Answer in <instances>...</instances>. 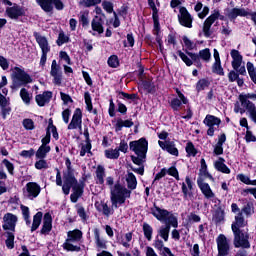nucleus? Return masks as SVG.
Wrapping results in <instances>:
<instances>
[{
    "mask_svg": "<svg viewBox=\"0 0 256 256\" xmlns=\"http://www.w3.org/2000/svg\"><path fill=\"white\" fill-rule=\"evenodd\" d=\"M131 198V190L117 182L110 187V201L114 209H119V205H123L127 199Z\"/></svg>",
    "mask_w": 256,
    "mask_h": 256,
    "instance_id": "nucleus-1",
    "label": "nucleus"
},
{
    "mask_svg": "<svg viewBox=\"0 0 256 256\" xmlns=\"http://www.w3.org/2000/svg\"><path fill=\"white\" fill-rule=\"evenodd\" d=\"M130 151H133L137 156H131L132 162L135 165H143L147 157V149L149 142L145 138H140L136 141H131L129 144Z\"/></svg>",
    "mask_w": 256,
    "mask_h": 256,
    "instance_id": "nucleus-2",
    "label": "nucleus"
},
{
    "mask_svg": "<svg viewBox=\"0 0 256 256\" xmlns=\"http://www.w3.org/2000/svg\"><path fill=\"white\" fill-rule=\"evenodd\" d=\"M238 99L240 102L234 104V113H240V115H243L246 111L251 114L255 113L256 106L249 100L256 101L255 93L240 94Z\"/></svg>",
    "mask_w": 256,
    "mask_h": 256,
    "instance_id": "nucleus-3",
    "label": "nucleus"
},
{
    "mask_svg": "<svg viewBox=\"0 0 256 256\" xmlns=\"http://www.w3.org/2000/svg\"><path fill=\"white\" fill-rule=\"evenodd\" d=\"M56 185L58 187H62V191L64 195H69V193H71V187H75V185H79L77 178H75V171L63 172V177H62L61 171L58 168H56Z\"/></svg>",
    "mask_w": 256,
    "mask_h": 256,
    "instance_id": "nucleus-4",
    "label": "nucleus"
},
{
    "mask_svg": "<svg viewBox=\"0 0 256 256\" xmlns=\"http://www.w3.org/2000/svg\"><path fill=\"white\" fill-rule=\"evenodd\" d=\"M152 215L161 223H169L172 227H174V229H177L179 227V221L176 215L167 209H163L159 206L154 205V207L152 208Z\"/></svg>",
    "mask_w": 256,
    "mask_h": 256,
    "instance_id": "nucleus-5",
    "label": "nucleus"
},
{
    "mask_svg": "<svg viewBox=\"0 0 256 256\" xmlns=\"http://www.w3.org/2000/svg\"><path fill=\"white\" fill-rule=\"evenodd\" d=\"M83 239V232L79 229H75L67 232V239L63 243L62 247L65 251H72L79 253L81 251V246L75 245L73 243H79Z\"/></svg>",
    "mask_w": 256,
    "mask_h": 256,
    "instance_id": "nucleus-6",
    "label": "nucleus"
},
{
    "mask_svg": "<svg viewBox=\"0 0 256 256\" xmlns=\"http://www.w3.org/2000/svg\"><path fill=\"white\" fill-rule=\"evenodd\" d=\"M232 233L234 235L233 246L235 249H251L249 233L243 232L241 229H237L235 226H233Z\"/></svg>",
    "mask_w": 256,
    "mask_h": 256,
    "instance_id": "nucleus-7",
    "label": "nucleus"
},
{
    "mask_svg": "<svg viewBox=\"0 0 256 256\" xmlns=\"http://www.w3.org/2000/svg\"><path fill=\"white\" fill-rule=\"evenodd\" d=\"M3 5H8L5 11V15L9 17V19L17 20L19 17H23L25 15V8L19 6L18 4H13L10 0H1Z\"/></svg>",
    "mask_w": 256,
    "mask_h": 256,
    "instance_id": "nucleus-8",
    "label": "nucleus"
},
{
    "mask_svg": "<svg viewBox=\"0 0 256 256\" xmlns=\"http://www.w3.org/2000/svg\"><path fill=\"white\" fill-rule=\"evenodd\" d=\"M232 58V68L237 71L239 75H247V69H245V64L243 63V55L239 50L232 49L230 52Z\"/></svg>",
    "mask_w": 256,
    "mask_h": 256,
    "instance_id": "nucleus-9",
    "label": "nucleus"
},
{
    "mask_svg": "<svg viewBox=\"0 0 256 256\" xmlns=\"http://www.w3.org/2000/svg\"><path fill=\"white\" fill-rule=\"evenodd\" d=\"M217 256H229L231 253V241L225 234H219L216 238Z\"/></svg>",
    "mask_w": 256,
    "mask_h": 256,
    "instance_id": "nucleus-10",
    "label": "nucleus"
},
{
    "mask_svg": "<svg viewBox=\"0 0 256 256\" xmlns=\"http://www.w3.org/2000/svg\"><path fill=\"white\" fill-rule=\"evenodd\" d=\"M36 3L41 7L45 13H51L53 11V5L57 11H63L65 5L61 0H36Z\"/></svg>",
    "mask_w": 256,
    "mask_h": 256,
    "instance_id": "nucleus-11",
    "label": "nucleus"
},
{
    "mask_svg": "<svg viewBox=\"0 0 256 256\" xmlns=\"http://www.w3.org/2000/svg\"><path fill=\"white\" fill-rule=\"evenodd\" d=\"M197 185H198L202 195H204L205 199H208L209 201H212L213 203H221V201L219 199H217V197L215 196V192H213L209 183L204 182L203 179H201V178H198Z\"/></svg>",
    "mask_w": 256,
    "mask_h": 256,
    "instance_id": "nucleus-12",
    "label": "nucleus"
},
{
    "mask_svg": "<svg viewBox=\"0 0 256 256\" xmlns=\"http://www.w3.org/2000/svg\"><path fill=\"white\" fill-rule=\"evenodd\" d=\"M41 193V186L37 182H28L23 189V195L26 199L33 201L37 199Z\"/></svg>",
    "mask_w": 256,
    "mask_h": 256,
    "instance_id": "nucleus-13",
    "label": "nucleus"
},
{
    "mask_svg": "<svg viewBox=\"0 0 256 256\" xmlns=\"http://www.w3.org/2000/svg\"><path fill=\"white\" fill-rule=\"evenodd\" d=\"M12 79L14 83H20L21 85H27V83H31L33 81L31 76L19 67H15L13 69Z\"/></svg>",
    "mask_w": 256,
    "mask_h": 256,
    "instance_id": "nucleus-14",
    "label": "nucleus"
},
{
    "mask_svg": "<svg viewBox=\"0 0 256 256\" xmlns=\"http://www.w3.org/2000/svg\"><path fill=\"white\" fill-rule=\"evenodd\" d=\"M203 123L206 125V127H209L207 130V135H209V137H213L215 135V127H219L221 125V119L208 114L203 120Z\"/></svg>",
    "mask_w": 256,
    "mask_h": 256,
    "instance_id": "nucleus-15",
    "label": "nucleus"
},
{
    "mask_svg": "<svg viewBox=\"0 0 256 256\" xmlns=\"http://www.w3.org/2000/svg\"><path fill=\"white\" fill-rule=\"evenodd\" d=\"M68 129L69 130L79 129V131H82V129H83V113L81 112V109L77 108L74 111L72 119L68 125Z\"/></svg>",
    "mask_w": 256,
    "mask_h": 256,
    "instance_id": "nucleus-16",
    "label": "nucleus"
},
{
    "mask_svg": "<svg viewBox=\"0 0 256 256\" xmlns=\"http://www.w3.org/2000/svg\"><path fill=\"white\" fill-rule=\"evenodd\" d=\"M4 224L2 225V228L4 231H12V233H15V227L17 226V216L12 213H6L3 217Z\"/></svg>",
    "mask_w": 256,
    "mask_h": 256,
    "instance_id": "nucleus-17",
    "label": "nucleus"
},
{
    "mask_svg": "<svg viewBox=\"0 0 256 256\" xmlns=\"http://www.w3.org/2000/svg\"><path fill=\"white\" fill-rule=\"evenodd\" d=\"M219 11H214L204 22L203 33L205 37H211V25L215 23L216 19H219Z\"/></svg>",
    "mask_w": 256,
    "mask_h": 256,
    "instance_id": "nucleus-18",
    "label": "nucleus"
},
{
    "mask_svg": "<svg viewBox=\"0 0 256 256\" xmlns=\"http://www.w3.org/2000/svg\"><path fill=\"white\" fill-rule=\"evenodd\" d=\"M104 23L103 18L95 16L91 21L92 35H96V33L103 35V33H105V28L103 27Z\"/></svg>",
    "mask_w": 256,
    "mask_h": 256,
    "instance_id": "nucleus-19",
    "label": "nucleus"
},
{
    "mask_svg": "<svg viewBox=\"0 0 256 256\" xmlns=\"http://www.w3.org/2000/svg\"><path fill=\"white\" fill-rule=\"evenodd\" d=\"M83 189H85V179L80 180L79 184L72 186L73 193L70 195L72 203L79 201V198L83 195Z\"/></svg>",
    "mask_w": 256,
    "mask_h": 256,
    "instance_id": "nucleus-20",
    "label": "nucleus"
},
{
    "mask_svg": "<svg viewBox=\"0 0 256 256\" xmlns=\"http://www.w3.org/2000/svg\"><path fill=\"white\" fill-rule=\"evenodd\" d=\"M159 147L163 149V151H167L170 155H174V157H179V150L175 147V142L173 141H158Z\"/></svg>",
    "mask_w": 256,
    "mask_h": 256,
    "instance_id": "nucleus-21",
    "label": "nucleus"
},
{
    "mask_svg": "<svg viewBox=\"0 0 256 256\" xmlns=\"http://www.w3.org/2000/svg\"><path fill=\"white\" fill-rule=\"evenodd\" d=\"M180 24L183 25V27H188V29H191L193 27V18L191 17V14L187 11V8H181L180 9V16H179Z\"/></svg>",
    "mask_w": 256,
    "mask_h": 256,
    "instance_id": "nucleus-22",
    "label": "nucleus"
},
{
    "mask_svg": "<svg viewBox=\"0 0 256 256\" xmlns=\"http://www.w3.org/2000/svg\"><path fill=\"white\" fill-rule=\"evenodd\" d=\"M176 93L178 97L171 100V107L174 111H179V107H181V104L183 103V105H187V103H189V100L187 99V97H185L183 93H181V91H179V89H176Z\"/></svg>",
    "mask_w": 256,
    "mask_h": 256,
    "instance_id": "nucleus-23",
    "label": "nucleus"
},
{
    "mask_svg": "<svg viewBox=\"0 0 256 256\" xmlns=\"http://www.w3.org/2000/svg\"><path fill=\"white\" fill-rule=\"evenodd\" d=\"M53 229V217L51 213H46L43 218V225L40 230L41 235H49Z\"/></svg>",
    "mask_w": 256,
    "mask_h": 256,
    "instance_id": "nucleus-24",
    "label": "nucleus"
},
{
    "mask_svg": "<svg viewBox=\"0 0 256 256\" xmlns=\"http://www.w3.org/2000/svg\"><path fill=\"white\" fill-rule=\"evenodd\" d=\"M93 233H94L95 245L98 251L107 249V241L101 238V232L99 231V228H94Z\"/></svg>",
    "mask_w": 256,
    "mask_h": 256,
    "instance_id": "nucleus-25",
    "label": "nucleus"
},
{
    "mask_svg": "<svg viewBox=\"0 0 256 256\" xmlns=\"http://www.w3.org/2000/svg\"><path fill=\"white\" fill-rule=\"evenodd\" d=\"M51 97H53V93L46 91L43 94L36 95L35 101L39 107H45V104L51 101Z\"/></svg>",
    "mask_w": 256,
    "mask_h": 256,
    "instance_id": "nucleus-26",
    "label": "nucleus"
},
{
    "mask_svg": "<svg viewBox=\"0 0 256 256\" xmlns=\"http://www.w3.org/2000/svg\"><path fill=\"white\" fill-rule=\"evenodd\" d=\"M193 190V182L189 176H186L185 182L182 183V193L184 195V199H189L191 197L190 191Z\"/></svg>",
    "mask_w": 256,
    "mask_h": 256,
    "instance_id": "nucleus-27",
    "label": "nucleus"
},
{
    "mask_svg": "<svg viewBox=\"0 0 256 256\" xmlns=\"http://www.w3.org/2000/svg\"><path fill=\"white\" fill-rule=\"evenodd\" d=\"M125 180L129 191H135V189H137V177H135L133 172H128L125 176Z\"/></svg>",
    "mask_w": 256,
    "mask_h": 256,
    "instance_id": "nucleus-28",
    "label": "nucleus"
},
{
    "mask_svg": "<svg viewBox=\"0 0 256 256\" xmlns=\"http://www.w3.org/2000/svg\"><path fill=\"white\" fill-rule=\"evenodd\" d=\"M214 167L216 171H219L220 173H225L226 175H229L231 173V169L227 167L225 164L224 158H219L217 161L214 162Z\"/></svg>",
    "mask_w": 256,
    "mask_h": 256,
    "instance_id": "nucleus-29",
    "label": "nucleus"
},
{
    "mask_svg": "<svg viewBox=\"0 0 256 256\" xmlns=\"http://www.w3.org/2000/svg\"><path fill=\"white\" fill-rule=\"evenodd\" d=\"M36 41L42 51V53H49L51 51V47L49 46V41L44 36H36Z\"/></svg>",
    "mask_w": 256,
    "mask_h": 256,
    "instance_id": "nucleus-30",
    "label": "nucleus"
},
{
    "mask_svg": "<svg viewBox=\"0 0 256 256\" xmlns=\"http://www.w3.org/2000/svg\"><path fill=\"white\" fill-rule=\"evenodd\" d=\"M247 15H249V12L245 8H233L229 12L228 17L230 19H237V17H247Z\"/></svg>",
    "mask_w": 256,
    "mask_h": 256,
    "instance_id": "nucleus-31",
    "label": "nucleus"
},
{
    "mask_svg": "<svg viewBox=\"0 0 256 256\" xmlns=\"http://www.w3.org/2000/svg\"><path fill=\"white\" fill-rule=\"evenodd\" d=\"M95 181L98 185H103L105 183V167L99 165L95 171Z\"/></svg>",
    "mask_w": 256,
    "mask_h": 256,
    "instance_id": "nucleus-32",
    "label": "nucleus"
},
{
    "mask_svg": "<svg viewBox=\"0 0 256 256\" xmlns=\"http://www.w3.org/2000/svg\"><path fill=\"white\" fill-rule=\"evenodd\" d=\"M171 227V224L168 222L166 225H163L158 229V235L166 242L169 241V233L171 232Z\"/></svg>",
    "mask_w": 256,
    "mask_h": 256,
    "instance_id": "nucleus-33",
    "label": "nucleus"
},
{
    "mask_svg": "<svg viewBox=\"0 0 256 256\" xmlns=\"http://www.w3.org/2000/svg\"><path fill=\"white\" fill-rule=\"evenodd\" d=\"M247 221L243 217V212H239L237 216H235V221L232 223L231 229L233 231V227L236 229H240L241 227H246Z\"/></svg>",
    "mask_w": 256,
    "mask_h": 256,
    "instance_id": "nucleus-34",
    "label": "nucleus"
},
{
    "mask_svg": "<svg viewBox=\"0 0 256 256\" xmlns=\"http://www.w3.org/2000/svg\"><path fill=\"white\" fill-rule=\"evenodd\" d=\"M48 153H51V146H40L35 152V157L36 159H45Z\"/></svg>",
    "mask_w": 256,
    "mask_h": 256,
    "instance_id": "nucleus-35",
    "label": "nucleus"
},
{
    "mask_svg": "<svg viewBox=\"0 0 256 256\" xmlns=\"http://www.w3.org/2000/svg\"><path fill=\"white\" fill-rule=\"evenodd\" d=\"M20 97L25 105H31V101L33 100V94L29 93L27 89L22 88L20 90Z\"/></svg>",
    "mask_w": 256,
    "mask_h": 256,
    "instance_id": "nucleus-36",
    "label": "nucleus"
},
{
    "mask_svg": "<svg viewBox=\"0 0 256 256\" xmlns=\"http://www.w3.org/2000/svg\"><path fill=\"white\" fill-rule=\"evenodd\" d=\"M43 219V212H37L33 217V223L31 227V231H37L39 229V225H41V221Z\"/></svg>",
    "mask_w": 256,
    "mask_h": 256,
    "instance_id": "nucleus-37",
    "label": "nucleus"
},
{
    "mask_svg": "<svg viewBox=\"0 0 256 256\" xmlns=\"http://www.w3.org/2000/svg\"><path fill=\"white\" fill-rule=\"evenodd\" d=\"M84 99H85L87 111H89V113H93L94 115H97V109L93 110V103L91 102V94H89V92H85Z\"/></svg>",
    "mask_w": 256,
    "mask_h": 256,
    "instance_id": "nucleus-38",
    "label": "nucleus"
},
{
    "mask_svg": "<svg viewBox=\"0 0 256 256\" xmlns=\"http://www.w3.org/2000/svg\"><path fill=\"white\" fill-rule=\"evenodd\" d=\"M240 213H244L246 217H251V215L255 213V206H253V203L248 202L246 205H244Z\"/></svg>",
    "mask_w": 256,
    "mask_h": 256,
    "instance_id": "nucleus-39",
    "label": "nucleus"
},
{
    "mask_svg": "<svg viewBox=\"0 0 256 256\" xmlns=\"http://www.w3.org/2000/svg\"><path fill=\"white\" fill-rule=\"evenodd\" d=\"M114 207H109V205H107V203L102 202L100 205V208H98V211H102L103 215H105V217H109L110 215H113V213H115V211L113 210Z\"/></svg>",
    "mask_w": 256,
    "mask_h": 256,
    "instance_id": "nucleus-40",
    "label": "nucleus"
},
{
    "mask_svg": "<svg viewBox=\"0 0 256 256\" xmlns=\"http://www.w3.org/2000/svg\"><path fill=\"white\" fill-rule=\"evenodd\" d=\"M123 127H133V121L131 120H118L115 125V131L119 132Z\"/></svg>",
    "mask_w": 256,
    "mask_h": 256,
    "instance_id": "nucleus-41",
    "label": "nucleus"
},
{
    "mask_svg": "<svg viewBox=\"0 0 256 256\" xmlns=\"http://www.w3.org/2000/svg\"><path fill=\"white\" fill-rule=\"evenodd\" d=\"M199 57L205 63H209V61H211V50H209V48H205L203 50H200L199 51Z\"/></svg>",
    "mask_w": 256,
    "mask_h": 256,
    "instance_id": "nucleus-42",
    "label": "nucleus"
},
{
    "mask_svg": "<svg viewBox=\"0 0 256 256\" xmlns=\"http://www.w3.org/2000/svg\"><path fill=\"white\" fill-rule=\"evenodd\" d=\"M143 231L144 237H146L148 241H151V239H153V227H151V225H149L148 223H144Z\"/></svg>",
    "mask_w": 256,
    "mask_h": 256,
    "instance_id": "nucleus-43",
    "label": "nucleus"
},
{
    "mask_svg": "<svg viewBox=\"0 0 256 256\" xmlns=\"http://www.w3.org/2000/svg\"><path fill=\"white\" fill-rule=\"evenodd\" d=\"M132 239H133V234L131 232H128L124 235L120 243L123 247H126V249H129V247H131V244L129 243H131Z\"/></svg>",
    "mask_w": 256,
    "mask_h": 256,
    "instance_id": "nucleus-44",
    "label": "nucleus"
},
{
    "mask_svg": "<svg viewBox=\"0 0 256 256\" xmlns=\"http://www.w3.org/2000/svg\"><path fill=\"white\" fill-rule=\"evenodd\" d=\"M7 239L5 241L6 243V247L8 249H13V247H15V234H13V232H7Z\"/></svg>",
    "mask_w": 256,
    "mask_h": 256,
    "instance_id": "nucleus-45",
    "label": "nucleus"
},
{
    "mask_svg": "<svg viewBox=\"0 0 256 256\" xmlns=\"http://www.w3.org/2000/svg\"><path fill=\"white\" fill-rule=\"evenodd\" d=\"M119 155L120 153L117 148L105 150V157L107 159H119Z\"/></svg>",
    "mask_w": 256,
    "mask_h": 256,
    "instance_id": "nucleus-46",
    "label": "nucleus"
},
{
    "mask_svg": "<svg viewBox=\"0 0 256 256\" xmlns=\"http://www.w3.org/2000/svg\"><path fill=\"white\" fill-rule=\"evenodd\" d=\"M39 160L35 162L34 166L35 169H38L41 171V169H49V164L47 163V160L45 158H38Z\"/></svg>",
    "mask_w": 256,
    "mask_h": 256,
    "instance_id": "nucleus-47",
    "label": "nucleus"
},
{
    "mask_svg": "<svg viewBox=\"0 0 256 256\" xmlns=\"http://www.w3.org/2000/svg\"><path fill=\"white\" fill-rule=\"evenodd\" d=\"M207 87H209V80L207 79H200L197 83H196V91H205V89H207Z\"/></svg>",
    "mask_w": 256,
    "mask_h": 256,
    "instance_id": "nucleus-48",
    "label": "nucleus"
},
{
    "mask_svg": "<svg viewBox=\"0 0 256 256\" xmlns=\"http://www.w3.org/2000/svg\"><path fill=\"white\" fill-rule=\"evenodd\" d=\"M62 73L63 72L61 71V66L57 65V60H53L51 65V71H50L51 77L54 75H61Z\"/></svg>",
    "mask_w": 256,
    "mask_h": 256,
    "instance_id": "nucleus-49",
    "label": "nucleus"
},
{
    "mask_svg": "<svg viewBox=\"0 0 256 256\" xmlns=\"http://www.w3.org/2000/svg\"><path fill=\"white\" fill-rule=\"evenodd\" d=\"M177 54L179 55L180 59H182V61L185 63V65H187V67H191V65H193V60H191L189 56L183 53V51L178 50Z\"/></svg>",
    "mask_w": 256,
    "mask_h": 256,
    "instance_id": "nucleus-50",
    "label": "nucleus"
},
{
    "mask_svg": "<svg viewBox=\"0 0 256 256\" xmlns=\"http://www.w3.org/2000/svg\"><path fill=\"white\" fill-rule=\"evenodd\" d=\"M22 125L26 131H33L35 129V122L32 119L26 118L22 121Z\"/></svg>",
    "mask_w": 256,
    "mask_h": 256,
    "instance_id": "nucleus-51",
    "label": "nucleus"
},
{
    "mask_svg": "<svg viewBox=\"0 0 256 256\" xmlns=\"http://www.w3.org/2000/svg\"><path fill=\"white\" fill-rule=\"evenodd\" d=\"M224 219H225V211L221 208H218L214 214V221H216V223H221V221H223Z\"/></svg>",
    "mask_w": 256,
    "mask_h": 256,
    "instance_id": "nucleus-52",
    "label": "nucleus"
},
{
    "mask_svg": "<svg viewBox=\"0 0 256 256\" xmlns=\"http://www.w3.org/2000/svg\"><path fill=\"white\" fill-rule=\"evenodd\" d=\"M153 246L155 247V249H157V251H161L162 253H165V249H169L168 247H165L163 240L159 238L155 239Z\"/></svg>",
    "mask_w": 256,
    "mask_h": 256,
    "instance_id": "nucleus-53",
    "label": "nucleus"
},
{
    "mask_svg": "<svg viewBox=\"0 0 256 256\" xmlns=\"http://www.w3.org/2000/svg\"><path fill=\"white\" fill-rule=\"evenodd\" d=\"M186 153L189 157H195V155H197V149H195V145H193V142L187 143Z\"/></svg>",
    "mask_w": 256,
    "mask_h": 256,
    "instance_id": "nucleus-54",
    "label": "nucleus"
},
{
    "mask_svg": "<svg viewBox=\"0 0 256 256\" xmlns=\"http://www.w3.org/2000/svg\"><path fill=\"white\" fill-rule=\"evenodd\" d=\"M213 73H216L217 75H225V72L223 71V67L221 66V61L214 62L212 66Z\"/></svg>",
    "mask_w": 256,
    "mask_h": 256,
    "instance_id": "nucleus-55",
    "label": "nucleus"
},
{
    "mask_svg": "<svg viewBox=\"0 0 256 256\" xmlns=\"http://www.w3.org/2000/svg\"><path fill=\"white\" fill-rule=\"evenodd\" d=\"M108 65L109 67H112V69H116V67H119V57L117 55H112L108 58Z\"/></svg>",
    "mask_w": 256,
    "mask_h": 256,
    "instance_id": "nucleus-56",
    "label": "nucleus"
},
{
    "mask_svg": "<svg viewBox=\"0 0 256 256\" xmlns=\"http://www.w3.org/2000/svg\"><path fill=\"white\" fill-rule=\"evenodd\" d=\"M101 0H81L80 5L83 7H95V5H99Z\"/></svg>",
    "mask_w": 256,
    "mask_h": 256,
    "instance_id": "nucleus-57",
    "label": "nucleus"
},
{
    "mask_svg": "<svg viewBox=\"0 0 256 256\" xmlns=\"http://www.w3.org/2000/svg\"><path fill=\"white\" fill-rule=\"evenodd\" d=\"M80 23H82V27H89V12L80 14Z\"/></svg>",
    "mask_w": 256,
    "mask_h": 256,
    "instance_id": "nucleus-58",
    "label": "nucleus"
},
{
    "mask_svg": "<svg viewBox=\"0 0 256 256\" xmlns=\"http://www.w3.org/2000/svg\"><path fill=\"white\" fill-rule=\"evenodd\" d=\"M56 43L59 47H61V45H65V43H69V38L65 35L64 32H60Z\"/></svg>",
    "mask_w": 256,
    "mask_h": 256,
    "instance_id": "nucleus-59",
    "label": "nucleus"
},
{
    "mask_svg": "<svg viewBox=\"0 0 256 256\" xmlns=\"http://www.w3.org/2000/svg\"><path fill=\"white\" fill-rule=\"evenodd\" d=\"M3 165L6 167L8 173L10 175H14V171H15V166L13 165V163H11V161L7 160V159H4L2 161Z\"/></svg>",
    "mask_w": 256,
    "mask_h": 256,
    "instance_id": "nucleus-60",
    "label": "nucleus"
},
{
    "mask_svg": "<svg viewBox=\"0 0 256 256\" xmlns=\"http://www.w3.org/2000/svg\"><path fill=\"white\" fill-rule=\"evenodd\" d=\"M87 153H91V142H86V144L82 145L80 157H85Z\"/></svg>",
    "mask_w": 256,
    "mask_h": 256,
    "instance_id": "nucleus-61",
    "label": "nucleus"
},
{
    "mask_svg": "<svg viewBox=\"0 0 256 256\" xmlns=\"http://www.w3.org/2000/svg\"><path fill=\"white\" fill-rule=\"evenodd\" d=\"M183 43L188 51H193V49H195V43L187 38V36L183 37Z\"/></svg>",
    "mask_w": 256,
    "mask_h": 256,
    "instance_id": "nucleus-62",
    "label": "nucleus"
},
{
    "mask_svg": "<svg viewBox=\"0 0 256 256\" xmlns=\"http://www.w3.org/2000/svg\"><path fill=\"white\" fill-rule=\"evenodd\" d=\"M167 173H168V175H170L171 177H174V179L179 181V171L177 170V168L175 166L170 167L167 170Z\"/></svg>",
    "mask_w": 256,
    "mask_h": 256,
    "instance_id": "nucleus-63",
    "label": "nucleus"
},
{
    "mask_svg": "<svg viewBox=\"0 0 256 256\" xmlns=\"http://www.w3.org/2000/svg\"><path fill=\"white\" fill-rule=\"evenodd\" d=\"M102 7H103L104 11H107L108 13L113 12V3H111L110 1L102 2Z\"/></svg>",
    "mask_w": 256,
    "mask_h": 256,
    "instance_id": "nucleus-64",
    "label": "nucleus"
}]
</instances>
